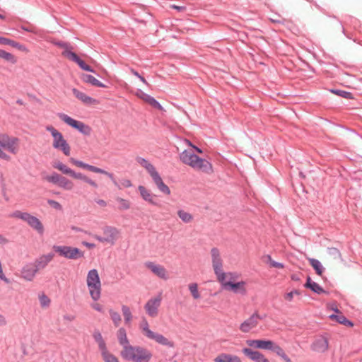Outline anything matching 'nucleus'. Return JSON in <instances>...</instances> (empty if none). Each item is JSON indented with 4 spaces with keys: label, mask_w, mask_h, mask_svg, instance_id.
<instances>
[{
    "label": "nucleus",
    "mask_w": 362,
    "mask_h": 362,
    "mask_svg": "<svg viewBox=\"0 0 362 362\" xmlns=\"http://www.w3.org/2000/svg\"><path fill=\"white\" fill-rule=\"evenodd\" d=\"M0 44L1 45H8L13 47H21V45L18 43H16L13 40H11L8 38L0 37Z\"/></svg>",
    "instance_id": "49530a36"
},
{
    "label": "nucleus",
    "mask_w": 362,
    "mask_h": 362,
    "mask_svg": "<svg viewBox=\"0 0 362 362\" xmlns=\"http://www.w3.org/2000/svg\"><path fill=\"white\" fill-rule=\"evenodd\" d=\"M328 306H329V308L332 310L334 311L336 313H339V312H340V311L338 310L337 306V305H336V303H331V304H329Z\"/></svg>",
    "instance_id": "13d9d810"
},
{
    "label": "nucleus",
    "mask_w": 362,
    "mask_h": 362,
    "mask_svg": "<svg viewBox=\"0 0 362 362\" xmlns=\"http://www.w3.org/2000/svg\"><path fill=\"white\" fill-rule=\"evenodd\" d=\"M247 346L255 349L268 350L269 345L272 344V340L266 339H248L246 341Z\"/></svg>",
    "instance_id": "4be33fe9"
},
{
    "label": "nucleus",
    "mask_w": 362,
    "mask_h": 362,
    "mask_svg": "<svg viewBox=\"0 0 362 362\" xmlns=\"http://www.w3.org/2000/svg\"><path fill=\"white\" fill-rule=\"evenodd\" d=\"M212 267L215 275H217L222 271L223 267V261L222 259L221 252L216 247H213L210 251Z\"/></svg>",
    "instance_id": "dca6fc26"
},
{
    "label": "nucleus",
    "mask_w": 362,
    "mask_h": 362,
    "mask_svg": "<svg viewBox=\"0 0 362 362\" xmlns=\"http://www.w3.org/2000/svg\"><path fill=\"white\" fill-rule=\"evenodd\" d=\"M71 230L75 231V232H83L85 233H88L87 231L83 230L82 228H79V227H77V226H72L71 227Z\"/></svg>",
    "instance_id": "052dcab7"
},
{
    "label": "nucleus",
    "mask_w": 362,
    "mask_h": 362,
    "mask_svg": "<svg viewBox=\"0 0 362 362\" xmlns=\"http://www.w3.org/2000/svg\"><path fill=\"white\" fill-rule=\"evenodd\" d=\"M266 258L267 259V263L269 264L271 267L277 269L284 268V265L282 263L274 261L270 255H267Z\"/></svg>",
    "instance_id": "a18cd8bd"
},
{
    "label": "nucleus",
    "mask_w": 362,
    "mask_h": 362,
    "mask_svg": "<svg viewBox=\"0 0 362 362\" xmlns=\"http://www.w3.org/2000/svg\"><path fill=\"white\" fill-rule=\"evenodd\" d=\"M144 267L161 279L168 280L169 279V273L163 265L148 261L144 263Z\"/></svg>",
    "instance_id": "4468645a"
},
{
    "label": "nucleus",
    "mask_w": 362,
    "mask_h": 362,
    "mask_svg": "<svg viewBox=\"0 0 362 362\" xmlns=\"http://www.w3.org/2000/svg\"><path fill=\"white\" fill-rule=\"evenodd\" d=\"M261 320L257 313H253L250 317L244 320L239 326V329L243 333H248L255 329Z\"/></svg>",
    "instance_id": "2eb2a0df"
},
{
    "label": "nucleus",
    "mask_w": 362,
    "mask_h": 362,
    "mask_svg": "<svg viewBox=\"0 0 362 362\" xmlns=\"http://www.w3.org/2000/svg\"><path fill=\"white\" fill-rule=\"evenodd\" d=\"M60 178H61V175H59V174H57L56 173H54L50 175H46L44 177V180H45L46 181H47L49 182L54 183V184H57V185H59Z\"/></svg>",
    "instance_id": "c03bdc74"
},
{
    "label": "nucleus",
    "mask_w": 362,
    "mask_h": 362,
    "mask_svg": "<svg viewBox=\"0 0 362 362\" xmlns=\"http://www.w3.org/2000/svg\"><path fill=\"white\" fill-rule=\"evenodd\" d=\"M308 260L310 263V264L312 266V267L315 269L316 274L322 276L325 272V268L321 264V262L316 259L308 257Z\"/></svg>",
    "instance_id": "473e14b6"
},
{
    "label": "nucleus",
    "mask_w": 362,
    "mask_h": 362,
    "mask_svg": "<svg viewBox=\"0 0 362 362\" xmlns=\"http://www.w3.org/2000/svg\"><path fill=\"white\" fill-rule=\"evenodd\" d=\"M122 312L124 316L125 324L127 325H130L133 319L130 308L127 305H123L122 306Z\"/></svg>",
    "instance_id": "f704fd0d"
},
{
    "label": "nucleus",
    "mask_w": 362,
    "mask_h": 362,
    "mask_svg": "<svg viewBox=\"0 0 362 362\" xmlns=\"http://www.w3.org/2000/svg\"><path fill=\"white\" fill-rule=\"evenodd\" d=\"M69 161L71 164L74 165L76 167L86 169L92 173L104 175L107 176V177H109L110 180H113V178H114L113 174L110 173L102 168L85 163H83L81 160H76L74 158H71L69 159Z\"/></svg>",
    "instance_id": "f8f14e48"
},
{
    "label": "nucleus",
    "mask_w": 362,
    "mask_h": 362,
    "mask_svg": "<svg viewBox=\"0 0 362 362\" xmlns=\"http://www.w3.org/2000/svg\"><path fill=\"white\" fill-rule=\"evenodd\" d=\"M123 185L125 187H130L132 186V182L130 180H125L123 182Z\"/></svg>",
    "instance_id": "69168bd1"
},
{
    "label": "nucleus",
    "mask_w": 362,
    "mask_h": 362,
    "mask_svg": "<svg viewBox=\"0 0 362 362\" xmlns=\"http://www.w3.org/2000/svg\"><path fill=\"white\" fill-rule=\"evenodd\" d=\"M268 350L272 351L277 356L281 357L285 362H292L290 358L286 355L284 350L280 346L275 344L273 341L272 344L269 345V348Z\"/></svg>",
    "instance_id": "cd10ccee"
},
{
    "label": "nucleus",
    "mask_w": 362,
    "mask_h": 362,
    "mask_svg": "<svg viewBox=\"0 0 362 362\" xmlns=\"http://www.w3.org/2000/svg\"><path fill=\"white\" fill-rule=\"evenodd\" d=\"M214 362H242L241 358L236 356L226 353H221L216 356L214 359Z\"/></svg>",
    "instance_id": "393cba45"
},
{
    "label": "nucleus",
    "mask_w": 362,
    "mask_h": 362,
    "mask_svg": "<svg viewBox=\"0 0 362 362\" xmlns=\"http://www.w3.org/2000/svg\"><path fill=\"white\" fill-rule=\"evenodd\" d=\"M78 65L83 70L90 72H94L93 69L88 65H87L83 60L80 58L76 62Z\"/></svg>",
    "instance_id": "3c124183"
},
{
    "label": "nucleus",
    "mask_w": 362,
    "mask_h": 362,
    "mask_svg": "<svg viewBox=\"0 0 362 362\" xmlns=\"http://www.w3.org/2000/svg\"><path fill=\"white\" fill-rule=\"evenodd\" d=\"M116 201L119 204L118 209L120 211L128 210L131 207V202L127 199L121 197H117L116 199Z\"/></svg>",
    "instance_id": "a19ab883"
},
{
    "label": "nucleus",
    "mask_w": 362,
    "mask_h": 362,
    "mask_svg": "<svg viewBox=\"0 0 362 362\" xmlns=\"http://www.w3.org/2000/svg\"><path fill=\"white\" fill-rule=\"evenodd\" d=\"M161 301V294L152 297L147 300L144 305V310L149 317H156L158 316Z\"/></svg>",
    "instance_id": "9b49d317"
},
{
    "label": "nucleus",
    "mask_w": 362,
    "mask_h": 362,
    "mask_svg": "<svg viewBox=\"0 0 362 362\" xmlns=\"http://www.w3.org/2000/svg\"><path fill=\"white\" fill-rule=\"evenodd\" d=\"M47 203L50 206L57 210L61 211L62 209V206L57 201L49 199Z\"/></svg>",
    "instance_id": "5fc2aeb1"
},
{
    "label": "nucleus",
    "mask_w": 362,
    "mask_h": 362,
    "mask_svg": "<svg viewBox=\"0 0 362 362\" xmlns=\"http://www.w3.org/2000/svg\"><path fill=\"white\" fill-rule=\"evenodd\" d=\"M116 335L118 342L122 346V349H125L131 345L130 341L127 337V331L124 327L119 328L117 331Z\"/></svg>",
    "instance_id": "b1692460"
},
{
    "label": "nucleus",
    "mask_w": 362,
    "mask_h": 362,
    "mask_svg": "<svg viewBox=\"0 0 362 362\" xmlns=\"http://www.w3.org/2000/svg\"><path fill=\"white\" fill-rule=\"evenodd\" d=\"M81 78H82L83 81H84L85 83H90V84H91V85H93L94 86L100 87V88H105L106 87V86L104 83L100 82L99 80L95 78L92 75L83 74L81 76Z\"/></svg>",
    "instance_id": "2f4dec72"
},
{
    "label": "nucleus",
    "mask_w": 362,
    "mask_h": 362,
    "mask_svg": "<svg viewBox=\"0 0 362 362\" xmlns=\"http://www.w3.org/2000/svg\"><path fill=\"white\" fill-rule=\"evenodd\" d=\"M185 142L192 149L184 150L180 154L179 157L181 162L196 171L206 174H211L214 172L212 164L209 160L196 155L193 151V150H194L199 153H202L203 151L193 145L189 140H185Z\"/></svg>",
    "instance_id": "f257e3e1"
},
{
    "label": "nucleus",
    "mask_w": 362,
    "mask_h": 362,
    "mask_svg": "<svg viewBox=\"0 0 362 362\" xmlns=\"http://www.w3.org/2000/svg\"><path fill=\"white\" fill-rule=\"evenodd\" d=\"M63 55L64 57H66V58L74 61V62H76L78 59V57L76 55V54H75L74 52H72L69 50H65L64 52H63Z\"/></svg>",
    "instance_id": "8fccbe9b"
},
{
    "label": "nucleus",
    "mask_w": 362,
    "mask_h": 362,
    "mask_svg": "<svg viewBox=\"0 0 362 362\" xmlns=\"http://www.w3.org/2000/svg\"><path fill=\"white\" fill-rule=\"evenodd\" d=\"M37 271L38 269H37L36 267L33 269H28L25 272V275H24V279L28 281L33 280Z\"/></svg>",
    "instance_id": "de8ad7c7"
},
{
    "label": "nucleus",
    "mask_w": 362,
    "mask_h": 362,
    "mask_svg": "<svg viewBox=\"0 0 362 362\" xmlns=\"http://www.w3.org/2000/svg\"><path fill=\"white\" fill-rule=\"evenodd\" d=\"M8 243V240L6 238L2 235H0V245H5Z\"/></svg>",
    "instance_id": "0e129e2a"
},
{
    "label": "nucleus",
    "mask_w": 362,
    "mask_h": 362,
    "mask_svg": "<svg viewBox=\"0 0 362 362\" xmlns=\"http://www.w3.org/2000/svg\"><path fill=\"white\" fill-rule=\"evenodd\" d=\"M53 167L54 168L59 170L64 174L68 175L72 177L73 178L74 177V176L76 173L75 171H74L70 168L67 167L66 165H64V163H62L60 161L54 162L53 163Z\"/></svg>",
    "instance_id": "c756f323"
},
{
    "label": "nucleus",
    "mask_w": 362,
    "mask_h": 362,
    "mask_svg": "<svg viewBox=\"0 0 362 362\" xmlns=\"http://www.w3.org/2000/svg\"><path fill=\"white\" fill-rule=\"evenodd\" d=\"M332 93H335L337 95L341 96L345 98H352V95L351 93L344 91V90H332Z\"/></svg>",
    "instance_id": "864d4df0"
},
{
    "label": "nucleus",
    "mask_w": 362,
    "mask_h": 362,
    "mask_svg": "<svg viewBox=\"0 0 362 362\" xmlns=\"http://www.w3.org/2000/svg\"><path fill=\"white\" fill-rule=\"evenodd\" d=\"M100 353L104 362H120L119 358L112 354L107 348L101 350Z\"/></svg>",
    "instance_id": "72a5a7b5"
},
{
    "label": "nucleus",
    "mask_w": 362,
    "mask_h": 362,
    "mask_svg": "<svg viewBox=\"0 0 362 362\" xmlns=\"http://www.w3.org/2000/svg\"><path fill=\"white\" fill-rule=\"evenodd\" d=\"M91 306L94 310H95L98 312H103V306L100 303H95L92 304Z\"/></svg>",
    "instance_id": "4d7b16f0"
},
{
    "label": "nucleus",
    "mask_w": 362,
    "mask_h": 362,
    "mask_svg": "<svg viewBox=\"0 0 362 362\" xmlns=\"http://www.w3.org/2000/svg\"><path fill=\"white\" fill-rule=\"evenodd\" d=\"M226 291L232 292L235 294L246 295L247 292V283L245 281H235L228 286Z\"/></svg>",
    "instance_id": "6ab92c4d"
},
{
    "label": "nucleus",
    "mask_w": 362,
    "mask_h": 362,
    "mask_svg": "<svg viewBox=\"0 0 362 362\" xmlns=\"http://www.w3.org/2000/svg\"><path fill=\"white\" fill-rule=\"evenodd\" d=\"M326 259L330 266H335L339 262L343 260L341 253L335 247L328 248Z\"/></svg>",
    "instance_id": "aec40b11"
},
{
    "label": "nucleus",
    "mask_w": 362,
    "mask_h": 362,
    "mask_svg": "<svg viewBox=\"0 0 362 362\" xmlns=\"http://www.w3.org/2000/svg\"><path fill=\"white\" fill-rule=\"evenodd\" d=\"M40 302L42 307L47 308L50 303V299L45 294H42L40 296Z\"/></svg>",
    "instance_id": "603ef678"
},
{
    "label": "nucleus",
    "mask_w": 362,
    "mask_h": 362,
    "mask_svg": "<svg viewBox=\"0 0 362 362\" xmlns=\"http://www.w3.org/2000/svg\"><path fill=\"white\" fill-rule=\"evenodd\" d=\"M187 286L193 299L198 300L201 298V294L200 292L199 291V286L197 283H190L188 284Z\"/></svg>",
    "instance_id": "e433bc0d"
},
{
    "label": "nucleus",
    "mask_w": 362,
    "mask_h": 362,
    "mask_svg": "<svg viewBox=\"0 0 362 362\" xmlns=\"http://www.w3.org/2000/svg\"><path fill=\"white\" fill-rule=\"evenodd\" d=\"M58 185L66 190H71L74 187V183L66 177L62 176H61Z\"/></svg>",
    "instance_id": "ea45409f"
},
{
    "label": "nucleus",
    "mask_w": 362,
    "mask_h": 362,
    "mask_svg": "<svg viewBox=\"0 0 362 362\" xmlns=\"http://www.w3.org/2000/svg\"><path fill=\"white\" fill-rule=\"evenodd\" d=\"M110 318L115 327H119L122 322L120 314L112 309L109 310Z\"/></svg>",
    "instance_id": "58836bf2"
},
{
    "label": "nucleus",
    "mask_w": 362,
    "mask_h": 362,
    "mask_svg": "<svg viewBox=\"0 0 362 362\" xmlns=\"http://www.w3.org/2000/svg\"><path fill=\"white\" fill-rule=\"evenodd\" d=\"M119 230L113 226H105L101 235H95L94 238L104 245H114L119 238Z\"/></svg>",
    "instance_id": "6e6552de"
},
{
    "label": "nucleus",
    "mask_w": 362,
    "mask_h": 362,
    "mask_svg": "<svg viewBox=\"0 0 362 362\" xmlns=\"http://www.w3.org/2000/svg\"><path fill=\"white\" fill-rule=\"evenodd\" d=\"M13 216H15V217L19 218H23V214H22V213L21 211L15 212L13 214Z\"/></svg>",
    "instance_id": "774afa93"
},
{
    "label": "nucleus",
    "mask_w": 362,
    "mask_h": 362,
    "mask_svg": "<svg viewBox=\"0 0 362 362\" xmlns=\"http://www.w3.org/2000/svg\"><path fill=\"white\" fill-rule=\"evenodd\" d=\"M177 214L178 217L185 223H191L194 219L192 214L185 210H178Z\"/></svg>",
    "instance_id": "4c0bfd02"
},
{
    "label": "nucleus",
    "mask_w": 362,
    "mask_h": 362,
    "mask_svg": "<svg viewBox=\"0 0 362 362\" xmlns=\"http://www.w3.org/2000/svg\"><path fill=\"white\" fill-rule=\"evenodd\" d=\"M53 258L54 254L52 253L42 255L36 260L34 267H36L38 270L43 269L52 260Z\"/></svg>",
    "instance_id": "bb28decb"
},
{
    "label": "nucleus",
    "mask_w": 362,
    "mask_h": 362,
    "mask_svg": "<svg viewBox=\"0 0 362 362\" xmlns=\"http://www.w3.org/2000/svg\"><path fill=\"white\" fill-rule=\"evenodd\" d=\"M242 351L247 357L253 361L270 362L269 360L263 354L258 351H254L249 348H244L243 349Z\"/></svg>",
    "instance_id": "412c9836"
},
{
    "label": "nucleus",
    "mask_w": 362,
    "mask_h": 362,
    "mask_svg": "<svg viewBox=\"0 0 362 362\" xmlns=\"http://www.w3.org/2000/svg\"><path fill=\"white\" fill-rule=\"evenodd\" d=\"M86 284L91 298L97 301L101 296L102 284L97 269H93L88 272Z\"/></svg>",
    "instance_id": "39448f33"
},
{
    "label": "nucleus",
    "mask_w": 362,
    "mask_h": 362,
    "mask_svg": "<svg viewBox=\"0 0 362 362\" xmlns=\"http://www.w3.org/2000/svg\"><path fill=\"white\" fill-rule=\"evenodd\" d=\"M76 180H80L83 181L85 183L88 185L93 189H98L99 187V184L94 180L91 179L90 177L83 175L81 173H76L74 177Z\"/></svg>",
    "instance_id": "c85d7f7f"
},
{
    "label": "nucleus",
    "mask_w": 362,
    "mask_h": 362,
    "mask_svg": "<svg viewBox=\"0 0 362 362\" xmlns=\"http://www.w3.org/2000/svg\"><path fill=\"white\" fill-rule=\"evenodd\" d=\"M216 276L223 289H226L230 284L234 283L240 278V275L236 272H225L224 271H222Z\"/></svg>",
    "instance_id": "ddd939ff"
},
{
    "label": "nucleus",
    "mask_w": 362,
    "mask_h": 362,
    "mask_svg": "<svg viewBox=\"0 0 362 362\" xmlns=\"http://www.w3.org/2000/svg\"><path fill=\"white\" fill-rule=\"evenodd\" d=\"M140 195L142 199L148 202L151 204L156 205V202L155 201L156 196L152 194L148 189H147L145 187L140 185L138 187Z\"/></svg>",
    "instance_id": "a878e982"
},
{
    "label": "nucleus",
    "mask_w": 362,
    "mask_h": 362,
    "mask_svg": "<svg viewBox=\"0 0 362 362\" xmlns=\"http://www.w3.org/2000/svg\"><path fill=\"white\" fill-rule=\"evenodd\" d=\"M299 294H300V293L297 290H295V291H293L286 293L284 295V299L288 302H291V301H292L294 295H299Z\"/></svg>",
    "instance_id": "6e6d98bb"
},
{
    "label": "nucleus",
    "mask_w": 362,
    "mask_h": 362,
    "mask_svg": "<svg viewBox=\"0 0 362 362\" xmlns=\"http://www.w3.org/2000/svg\"><path fill=\"white\" fill-rule=\"evenodd\" d=\"M121 357L130 362H150L153 358L151 351L147 348L131 344L125 349H121Z\"/></svg>",
    "instance_id": "f03ea898"
},
{
    "label": "nucleus",
    "mask_w": 362,
    "mask_h": 362,
    "mask_svg": "<svg viewBox=\"0 0 362 362\" xmlns=\"http://www.w3.org/2000/svg\"><path fill=\"white\" fill-rule=\"evenodd\" d=\"M45 129L51 134L52 137V147L56 150L62 151L65 156H69L71 153V146L63 134L52 125L47 126Z\"/></svg>",
    "instance_id": "423d86ee"
},
{
    "label": "nucleus",
    "mask_w": 362,
    "mask_h": 362,
    "mask_svg": "<svg viewBox=\"0 0 362 362\" xmlns=\"http://www.w3.org/2000/svg\"><path fill=\"white\" fill-rule=\"evenodd\" d=\"M144 102L147 103L154 108L158 109V110H163V107L160 105V104L153 97H151L149 95H147L146 97L144 100Z\"/></svg>",
    "instance_id": "37998d69"
},
{
    "label": "nucleus",
    "mask_w": 362,
    "mask_h": 362,
    "mask_svg": "<svg viewBox=\"0 0 362 362\" xmlns=\"http://www.w3.org/2000/svg\"><path fill=\"white\" fill-rule=\"evenodd\" d=\"M73 94L74 96L81 100L83 103L86 105H98L99 104V101L95 98H93L86 93L78 90L76 88L72 89Z\"/></svg>",
    "instance_id": "5701e85b"
},
{
    "label": "nucleus",
    "mask_w": 362,
    "mask_h": 362,
    "mask_svg": "<svg viewBox=\"0 0 362 362\" xmlns=\"http://www.w3.org/2000/svg\"><path fill=\"white\" fill-rule=\"evenodd\" d=\"M313 283H314V281H313L311 278L310 276H308L307 278V281L305 284V287L308 288V287H310V285L313 284Z\"/></svg>",
    "instance_id": "e2e57ef3"
},
{
    "label": "nucleus",
    "mask_w": 362,
    "mask_h": 362,
    "mask_svg": "<svg viewBox=\"0 0 362 362\" xmlns=\"http://www.w3.org/2000/svg\"><path fill=\"white\" fill-rule=\"evenodd\" d=\"M83 245L88 248H93L95 247V245L93 243H90L88 242H83Z\"/></svg>",
    "instance_id": "338daca9"
},
{
    "label": "nucleus",
    "mask_w": 362,
    "mask_h": 362,
    "mask_svg": "<svg viewBox=\"0 0 362 362\" xmlns=\"http://www.w3.org/2000/svg\"><path fill=\"white\" fill-rule=\"evenodd\" d=\"M308 288L311 289L313 292L317 294L325 293V290L318 284L315 282L310 285V287H308Z\"/></svg>",
    "instance_id": "09e8293b"
},
{
    "label": "nucleus",
    "mask_w": 362,
    "mask_h": 362,
    "mask_svg": "<svg viewBox=\"0 0 362 362\" xmlns=\"http://www.w3.org/2000/svg\"><path fill=\"white\" fill-rule=\"evenodd\" d=\"M313 351L318 353H324L329 349L328 339L324 336L316 338L311 346Z\"/></svg>",
    "instance_id": "a211bd4d"
},
{
    "label": "nucleus",
    "mask_w": 362,
    "mask_h": 362,
    "mask_svg": "<svg viewBox=\"0 0 362 362\" xmlns=\"http://www.w3.org/2000/svg\"><path fill=\"white\" fill-rule=\"evenodd\" d=\"M93 337L98 344L100 351L107 348L106 343L99 331H95L93 334Z\"/></svg>",
    "instance_id": "c9c22d12"
},
{
    "label": "nucleus",
    "mask_w": 362,
    "mask_h": 362,
    "mask_svg": "<svg viewBox=\"0 0 362 362\" xmlns=\"http://www.w3.org/2000/svg\"><path fill=\"white\" fill-rule=\"evenodd\" d=\"M0 58L11 64H15L17 61L14 55L2 49H0Z\"/></svg>",
    "instance_id": "79ce46f5"
},
{
    "label": "nucleus",
    "mask_w": 362,
    "mask_h": 362,
    "mask_svg": "<svg viewBox=\"0 0 362 362\" xmlns=\"http://www.w3.org/2000/svg\"><path fill=\"white\" fill-rule=\"evenodd\" d=\"M95 202H96V203H97L99 206H103V207H105V206H106V205H107L106 202H105V200H103V199H98V200H96Z\"/></svg>",
    "instance_id": "680f3d73"
},
{
    "label": "nucleus",
    "mask_w": 362,
    "mask_h": 362,
    "mask_svg": "<svg viewBox=\"0 0 362 362\" xmlns=\"http://www.w3.org/2000/svg\"><path fill=\"white\" fill-rule=\"evenodd\" d=\"M136 95L141 98V100H144V98L146 97L147 94L144 93V92L139 90L136 93Z\"/></svg>",
    "instance_id": "bf43d9fd"
},
{
    "label": "nucleus",
    "mask_w": 362,
    "mask_h": 362,
    "mask_svg": "<svg viewBox=\"0 0 362 362\" xmlns=\"http://www.w3.org/2000/svg\"><path fill=\"white\" fill-rule=\"evenodd\" d=\"M20 139L6 134H0V158L9 160L20 151Z\"/></svg>",
    "instance_id": "20e7f679"
},
{
    "label": "nucleus",
    "mask_w": 362,
    "mask_h": 362,
    "mask_svg": "<svg viewBox=\"0 0 362 362\" xmlns=\"http://www.w3.org/2000/svg\"><path fill=\"white\" fill-rule=\"evenodd\" d=\"M24 221H25L33 229L36 230L38 234H43L44 226L39 218L29 214H24Z\"/></svg>",
    "instance_id": "f3484780"
},
{
    "label": "nucleus",
    "mask_w": 362,
    "mask_h": 362,
    "mask_svg": "<svg viewBox=\"0 0 362 362\" xmlns=\"http://www.w3.org/2000/svg\"><path fill=\"white\" fill-rule=\"evenodd\" d=\"M58 117L62 121H63L67 125L71 127L74 129H77L81 134L84 135L90 134L92 129L90 127L86 124L85 123L81 121L76 120L64 113L58 114Z\"/></svg>",
    "instance_id": "1a4fd4ad"
},
{
    "label": "nucleus",
    "mask_w": 362,
    "mask_h": 362,
    "mask_svg": "<svg viewBox=\"0 0 362 362\" xmlns=\"http://www.w3.org/2000/svg\"><path fill=\"white\" fill-rule=\"evenodd\" d=\"M329 318L332 320H335L337 322H339L341 325H346V326H349V327L354 326V324L351 321L348 320L346 318V317L341 312L337 313L336 315L332 314V315H329Z\"/></svg>",
    "instance_id": "7c9ffc66"
},
{
    "label": "nucleus",
    "mask_w": 362,
    "mask_h": 362,
    "mask_svg": "<svg viewBox=\"0 0 362 362\" xmlns=\"http://www.w3.org/2000/svg\"><path fill=\"white\" fill-rule=\"evenodd\" d=\"M140 163L149 173L158 189L163 194L169 195L170 194V189L163 182L161 177L156 170L155 167L145 159H142Z\"/></svg>",
    "instance_id": "0eeeda50"
},
{
    "label": "nucleus",
    "mask_w": 362,
    "mask_h": 362,
    "mask_svg": "<svg viewBox=\"0 0 362 362\" xmlns=\"http://www.w3.org/2000/svg\"><path fill=\"white\" fill-rule=\"evenodd\" d=\"M53 250L59 256L67 259H76L83 256V252L78 248L70 246L54 245Z\"/></svg>",
    "instance_id": "9d476101"
},
{
    "label": "nucleus",
    "mask_w": 362,
    "mask_h": 362,
    "mask_svg": "<svg viewBox=\"0 0 362 362\" xmlns=\"http://www.w3.org/2000/svg\"><path fill=\"white\" fill-rule=\"evenodd\" d=\"M139 329L141 335L147 339L154 341L157 344L168 348H174L175 346V343L172 340L165 337L162 334L153 331L145 317H143L139 322Z\"/></svg>",
    "instance_id": "7ed1b4c3"
}]
</instances>
